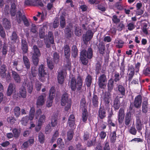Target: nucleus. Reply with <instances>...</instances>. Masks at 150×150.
<instances>
[{
	"mask_svg": "<svg viewBox=\"0 0 150 150\" xmlns=\"http://www.w3.org/2000/svg\"><path fill=\"white\" fill-rule=\"evenodd\" d=\"M93 56V50L92 48H89L87 51L83 50L81 52L80 60L82 63L85 65L87 64L88 59H91Z\"/></svg>",
	"mask_w": 150,
	"mask_h": 150,
	"instance_id": "nucleus-1",
	"label": "nucleus"
},
{
	"mask_svg": "<svg viewBox=\"0 0 150 150\" xmlns=\"http://www.w3.org/2000/svg\"><path fill=\"white\" fill-rule=\"evenodd\" d=\"M43 64H41L39 66L38 69V79L40 81L42 82L45 81L46 78L48 77V74Z\"/></svg>",
	"mask_w": 150,
	"mask_h": 150,
	"instance_id": "nucleus-2",
	"label": "nucleus"
},
{
	"mask_svg": "<svg viewBox=\"0 0 150 150\" xmlns=\"http://www.w3.org/2000/svg\"><path fill=\"white\" fill-rule=\"evenodd\" d=\"M33 53L32 54V59L34 65L35 66L38 65L39 62V57L41 55L40 52L37 46L35 45L33 46Z\"/></svg>",
	"mask_w": 150,
	"mask_h": 150,
	"instance_id": "nucleus-3",
	"label": "nucleus"
},
{
	"mask_svg": "<svg viewBox=\"0 0 150 150\" xmlns=\"http://www.w3.org/2000/svg\"><path fill=\"white\" fill-rule=\"evenodd\" d=\"M67 93H65L62 96L61 104L62 106H66L65 110L67 111L70 108L71 102L69 99H68Z\"/></svg>",
	"mask_w": 150,
	"mask_h": 150,
	"instance_id": "nucleus-4",
	"label": "nucleus"
},
{
	"mask_svg": "<svg viewBox=\"0 0 150 150\" xmlns=\"http://www.w3.org/2000/svg\"><path fill=\"white\" fill-rule=\"evenodd\" d=\"M55 89L54 87L52 86L49 91L48 100L47 102V106L49 107H51L52 103V100L55 97Z\"/></svg>",
	"mask_w": 150,
	"mask_h": 150,
	"instance_id": "nucleus-5",
	"label": "nucleus"
},
{
	"mask_svg": "<svg viewBox=\"0 0 150 150\" xmlns=\"http://www.w3.org/2000/svg\"><path fill=\"white\" fill-rule=\"evenodd\" d=\"M107 79L106 75L104 74H101L98 78V85L101 88H104L106 86Z\"/></svg>",
	"mask_w": 150,
	"mask_h": 150,
	"instance_id": "nucleus-6",
	"label": "nucleus"
},
{
	"mask_svg": "<svg viewBox=\"0 0 150 150\" xmlns=\"http://www.w3.org/2000/svg\"><path fill=\"white\" fill-rule=\"evenodd\" d=\"M110 96L111 94L110 92H106L103 98V100L105 104V108L108 111H109L110 109V108H109V103Z\"/></svg>",
	"mask_w": 150,
	"mask_h": 150,
	"instance_id": "nucleus-7",
	"label": "nucleus"
},
{
	"mask_svg": "<svg viewBox=\"0 0 150 150\" xmlns=\"http://www.w3.org/2000/svg\"><path fill=\"white\" fill-rule=\"evenodd\" d=\"M46 96V93H43L38 97L36 103L37 107L42 106L45 104V98Z\"/></svg>",
	"mask_w": 150,
	"mask_h": 150,
	"instance_id": "nucleus-8",
	"label": "nucleus"
},
{
	"mask_svg": "<svg viewBox=\"0 0 150 150\" xmlns=\"http://www.w3.org/2000/svg\"><path fill=\"white\" fill-rule=\"evenodd\" d=\"M10 41L12 44L18 43L19 41V38L15 31H13L10 36Z\"/></svg>",
	"mask_w": 150,
	"mask_h": 150,
	"instance_id": "nucleus-9",
	"label": "nucleus"
},
{
	"mask_svg": "<svg viewBox=\"0 0 150 150\" xmlns=\"http://www.w3.org/2000/svg\"><path fill=\"white\" fill-rule=\"evenodd\" d=\"M21 49L23 54L28 53V45L25 39H22L21 41Z\"/></svg>",
	"mask_w": 150,
	"mask_h": 150,
	"instance_id": "nucleus-10",
	"label": "nucleus"
},
{
	"mask_svg": "<svg viewBox=\"0 0 150 150\" xmlns=\"http://www.w3.org/2000/svg\"><path fill=\"white\" fill-rule=\"evenodd\" d=\"M93 33L91 30H88L85 34L83 35V40L84 42H87L92 38Z\"/></svg>",
	"mask_w": 150,
	"mask_h": 150,
	"instance_id": "nucleus-11",
	"label": "nucleus"
},
{
	"mask_svg": "<svg viewBox=\"0 0 150 150\" xmlns=\"http://www.w3.org/2000/svg\"><path fill=\"white\" fill-rule=\"evenodd\" d=\"M75 119L74 115L72 114L70 115L69 117L68 122L69 126L71 128H75Z\"/></svg>",
	"mask_w": 150,
	"mask_h": 150,
	"instance_id": "nucleus-12",
	"label": "nucleus"
},
{
	"mask_svg": "<svg viewBox=\"0 0 150 150\" xmlns=\"http://www.w3.org/2000/svg\"><path fill=\"white\" fill-rule=\"evenodd\" d=\"M142 102V98L141 95H138L134 99V105L137 108H140Z\"/></svg>",
	"mask_w": 150,
	"mask_h": 150,
	"instance_id": "nucleus-13",
	"label": "nucleus"
},
{
	"mask_svg": "<svg viewBox=\"0 0 150 150\" xmlns=\"http://www.w3.org/2000/svg\"><path fill=\"white\" fill-rule=\"evenodd\" d=\"M12 77L14 79L15 83H20L21 80L18 74L14 71H12Z\"/></svg>",
	"mask_w": 150,
	"mask_h": 150,
	"instance_id": "nucleus-14",
	"label": "nucleus"
},
{
	"mask_svg": "<svg viewBox=\"0 0 150 150\" xmlns=\"http://www.w3.org/2000/svg\"><path fill=\"white\" fill-rule=\"evenodd\" d=\"M23 61L25 68L27 70L30 69L31 65L30 61L28 57L24 54L23 56Z\"/></svg>",
	"mask_w": 150,
	"mask_h": 150,
	"instance_id": "nucleus-15",
	"label": "nucleus"
},
{
	"mask_svg": "<svg viewBox=\"0 0 150 150\" xmlns=\"http://www.w3.org/2000/svg\"><path fill=\"white\" fill-rule=\"evenodd\" d=\"M6 67L5 64L0 65V76L2 78H4L6 77Z\"/></svg>",
	"mask_w": 150,
	"mask_h": 150,
	"instance_id": "nucleus-16",
	"label": "nucleus"
},
{
	"mask_svg": "<svg viewBox=\"0 0 150 150\" xmlns=\"http://www.w3.org/2000/svg\"><path fill=\"white\" fill-rule=\"evenodd\" d=\"M124 115V109L122 108L120 109L118 114V120L119 123H121L123 122Z\"/></svg>",
	"mask_w": 150,
	"mask_h": 150,
	"instance_id": "nucleus-17",
	"label": "nucleus"
},
{
	"mask_svg": "<svg viewBox=\"0 0 150 150\" xmlns=\"http://www.w3.org/2000/svg\"><path fill=\"white\" fill-rule=\"evenodd\" d=\"M134 69L132 66H131L129 67L128 71L129 72L128 74V80L129 81H131L132 78L134 74Z\"/></svg>",
	"mask_w": 150,
	"mask_h": 150,
	"instance_id": "nucleus-18",
	"label": "nucleus"
},
{
	"mask_svg": "<svg viewBox=\"0 0 150 150\" xmlns=\"http://www.w3.org/2000/svg\"><path fill=\"white\" fill-rule=\"evenodd\" d=\"M2 24L4 28L7 30H8L11 28V24L10 21L6 18L3 19Z\"/></svg>",
	"mask_w": 150,
	"mask_h": 150,
	"instance_id": "nucleus-19",
	"label": "nucleus"
},
{
	"mask_svg": "<svg viewBox=\"0 0 150 150\" xmlns=\"http://www.w3.org/2000/svg\"><path fill=\"white\" fill-rule=\"evenodd\" d=\"M105 108L100 107L98 111V116L101 119H103L106 116V112Z\"/></svg>",
	"mask_w": 150,
	"mask_h": 150,
	"instance_id": "nucleus-20",
	"label": "nucleus"
},
{
	"mask_svg": "<svg viewBox=\"0 0 150 150\" xmlns=\"http://www.w3.org/2000/svg\"><path fill=\"white\" fill-rule=\"evenodd\" d=\"M17 11L16 5L15 2L12 3L11 5L10 12L11 16H14L16 14Z\"/></svg>",
	"mask_w": 150,
	"mask_h": 150,
	"instance_id": "nucleus-21",
	"label": "nucleus"
},
{
	"mask_svg": "<svg viewBox=\"0 0 150 150\" xmlns=\"http://www.w3.org/2000/svg\"><path fill=\"white\" fill-rule=\"evenodd\" d=\"M142 111L143 113H146L148 110L149 107L147 101H144L142 105Z\"/></svg>",
	"mask_w": 150,
	"mask_h": 150,
	"instance_id": "nucleus-22",
	"label": "nucleus"
},
{
	"mask_svg": "<svg viewBox=\"0 0 150 150\" xmlns=\"http://www.w3.org/2000/svg\"><path fill=\"white\" fill-rule=\"evenodd\" d=\"M136 127L138 132H139L142 129V124L139 117H137L135 124Z\"/></svg>",
	"mask_w": 150,
	"mask_h": 150,
	"instance_id": "nucleus-23",
	"label": "nucleus"
},
{
	"mask_svg": "<svg viewBox=\"0 0 150 150\" xmlns=\"http://www.w3.org/2000/svg\"><path fill=\"white\" fill-rule=\"evenodd\" d=\"M64 48L65 57L68 59L70 55V50L69 47L68 45H66L64 46Z\"/></svg>",
	"mask_w": 150,
	"mask_h": 150,
	"instance_id": "nucleus-24",
	"label": "nucleus"
},
{
	"mask_svg": "<svg viewBox=\"0 0 150 150\" xmlns=\"http://www.w3.org/2000/svg\"><path fill=\"white\" fill-rule=\"evenodd\" d=\"M142 4L141 2L138 3L136 4L137 11L136 14L137 15H141L143 13V10L141 9L142 7Z\"/></svg>",
	"mask_w": 150,
	"mask_h": 150,
	"instance_id": "nucleus-25",
	"label": "nucleus"
},
{
	"mask_svg": "<svg viewBox=\"0 0 150 150\" xmlns=\"http://www.w3.org/2000/svg\"><path fill=\"white\" fill-rule=\"evenodd\" d=\"M131 114L128 112L126 113L125 119V123L126 126H128L131 122Z\"/></svg>",
	"mask_w": 150,
	"mask_h": 150,
	"instance_id": "nucleus-26",
	"label": "nucleus"
},
{
	"mask_svg": "<svg viewBox=\"0 0 150 150\" xmlns=\"http://www.w3.org/2000/svg\"><path fill=\"white\" fill-rule=\"evenodd\" d=\"M77 89L78 90H80L83 85V79L82 78L80 75L78 76L77 78Z\"/></svg>",
	"mask_w": 150,
	"mask_h": 150,
	"instance_id": "nucleus-27",
	"label": "nucleus"
},
{
	"mask_svg": "<svg viewBox=\"0 0 150 150\" xmlns=\"http://www.w3.org/2000/svg\"><path fill=\"white\" fill-rule=\"evenodd\" d=\"M14 137L16 138H18L20 136L21 131L16 128H13L12 130Z\"/></svg>",
	"mask_w": 150,
	"mask_h": 150,
	"instance_id": "nucleus-28",
	"label": "nucleus"
},
{
	"mask_svg": "<svg viewBox=\"0 0 150 150\" xmlns=\"http://www.w3.org/2000/svg\"><path fill=\"white\" fill-rule=\"evenodd\" d=\"M70 86L71 89L73 91H75L76 88L77 83L75 78L73 77L71 81Z\"/></svg>",
	"mask_w": 150,
	"mask_h": 150,
	"instance_id": "nucleus-29",
	"label": "nucleus"
},
{
	"mask_svg": "<svg viewBox=\"0 0 150 150\" xmlns=\"http://www.w3.org/2000/svg\"><path fill=\"white\" fill-rule=\"evenodd\" d=\"M57 78L59 83L60 84H62L64 80V77L62 71L59 72L58 73Z\"/></svg>",
	"mask_w": 150,
	"mask_h": 150,
	"instance_id": "nucleus-30",
	"label": "nucleus"
},
{
	"mask_svg": "<svg viewBox=\"0 0 150 150\" xmlns=\"http://www.w3.org/2000/svg\"><path fill=\"white\" fill-rule=\"evenodd\" d=\"M118 96H117L115 99L114 102V107L115 109H118L120 105V102L119 100L120 98Z\"/></svg>",
	"mask_w": 150,
	"mask_h": 150,
	"instance_id": "nucleus-31",
	"label": "nucleus"
},
{
	"mask_svg": "<svg viewBox=\"0 0 150 150\" xmlns=\"http://www.w3.org/2000/svg\"><path fill=\"white\" fill-rule=\"evenodd\" d=\"M2 56L3 57H4L5 58L6 57V56L8 52V46L7 45L5 44L4 43L3 45V47H2Z\"/></svg>",
	"mask_w": 150,
	"mask_h": 150,
	"instance_id": "nucleus-32",
	"label": "nucleus"
},
{
	"mask_svg": "<svg viewBox=\"0 0 150 150\" xmlns=\"http://www.w3.org/2000/svg\"><path fill=\"white\" fill-rule=\"evenodd\" d=\"M81 117L83 121L86 122L88 119V112L86 109H85L84 110H82Z\"/></svg>",
	"mask_w": 150,
	"mask_h": 150,
	"instance_id": "nucleus-33",
	"label": "nucleus"
},
{
	"mask_svg": "<svg viewBox=\"0 0 150 150\" xmlns=\"http://www.w3.org/2000/svg\"><path fill=\"white\" fill-rule=\"evenodd\" d=\"M19 93L22 98H26L27 92L26 89L24 87L21 88L20 89Z\"/></svg>",
	"mask_w": 150,
	"mask_h": 150,
	"instance_id": "nucleus-34",
	"label": "nucleus"
},
{
	"mask_svg": "<svg viewBox=\"0 0 150 150\" xmlns=\"http://www.w3.org/2000/svg\"><path fill=\"white\" fill-rule=\"evenodd\" d=\"M21 109L19 107H15L13 110V113L15 116L16 117H18L20 115Z\"/></svg>",
	"mask_w": 150,
	"mask_h": 150,
	"instance_id": "nucleus-35",
	"label": "nucleus"
},
{
	"mask_svg": "<svg viewBox=\"0 0 150 150\" xmlns=\"http://www.w3.org/2000/svg\"><path fill=\"white\" fill-rule=\"evenodd\" d=\"M98 48L100 53L101 54H103L105 49V44L102 42H100L99 43Z\"/></svg>",
	"mask_w": 150,
	"mask_h": 150,
	"instance_id": "nucleus-36",
	"label": "nucleus"
},
{
	"mask_svg": "<svg viewBox=\"0 0 150 150\" xmlns=\"http://www.w3.org/2000/svg\"><path fill=\"white\" fill-rule=\"evenodd\" d=\"M114 86V81L112 79H110L108 80V91H110L113 89Z\"/></svg>",
	"mask_w": 150,
	"mask_h": 150,
	"instance_id": "nucleus-37",
	"label": "nucleus"
},
{
	"mask_svg": "<svg viewBox=\"0 0 150 150\" xmlns=\"http://www.w3.org/2000/svg\"><path fill=\"white\" fill-rule=\"evenodd\" d=\"M13 84L11 83H10L8 88L7 91V96H10L12 94L13 91Z\"/></svg>",
	"mask_w": 150,
	"mask_h": 150,
	"instance_id": "nucleus-38",
	"label": "nucleus"
},
{
	"mask_svg": "<svg viewBox=\"0 0 150 150\" xmlns=\"http://www.w3.org/2000/svg\"><path fill=\"white\" fill-rule=\"evenodd\" d=\"M38 140L39 142L43 144L45 141V137L43 134L40 132L38 134Z\"/></svg>",
	"mask_w": 150,
	"mask_h": 150,
	"instance_id": "nucleus-39",
	"label": "nucleus"
},
{
	"mask_svg": "<svg viewBox=\"0 0 150 150\" xmlns=\"http://www.w3.org/2000/svg\"><path fill=\"white\" fill-rule=\"evenodd\" d=\"M118 91L122 96H125V88L122 85H119L117 86Z\"/></svg>",
	"mask_w": 150,
	"mask_h": 150,
	"instance_id": "nucleus-40",
	"label": "nucleus"
},
{
	"mask_svg": "<svg viewBox=\"0 0 150 150\" xmlns=\"http://www.w3.org/2000/svg\"><path fill=\"white\" fill-rule=\"evenodd\" d=\"M92 82V78L90 75H88L86 79V83L87 87H90Z\"/></svg>",
	"mask_w": 150,
	"mask_h": 150,
	"instance_id": "nucleus-41",
	"label": "nucleus"
},
{
	"mask_svg": "<svg viewBox=\"0 0 150 150\" xmlns=\"http://www.w3.org/2000/svg\"><path fill=\"white\" fill-rule=\"evenodd\" d=\"M57 145L58 147L61 149H63L64 147V144L62 139L59 138L57 141Z\"/></svg>",
	"mask_w": 150,
	"mask_h": 150,
	"instance_id": "nucleus-42",
	"label": "nucleus"
},
{
	"mask_svg": "<svg viewBox=\"0 0 150 150\" xmlns=\"http://www.w3.org/2000/svg\"><path fill=\"white\" fill-rule=\"evenodd\" d=\"M115 43L117 44L116 45V47L119 48H122L124 43V42L121 40L117 39L115 41Z\"/></svg>",
	"mask_w": 150,
	"mask_h": 150,
	"instance_id": "nucleus-43",
	"label": "nucleus"
},
{
	"mask_svg": "<svg viewBox=\"0 0 150 150\" xmlns=\"http://www.w3.org/2000/svg\"><path fill=\"white\" fill-rule=\"evenodd\" d=\"M33 6L42 7L44 4L41 0H33Z\"/></svg>",
	"mask_w": 150,
	"mask_h": 150,
	"instance_id": "nucleus-44",
	"label": "nucleus"
},
{
	"mask_svg": "<svg viewBox=\"0 0 150 150\" xmlns=\"http://www.w3.org/2000/svg\"><path fill=\"white\" fill-rule=\"evenodd\" d=\"M47 63L48 68L51 70L54 67V65L50 58H47Z\"/></svg>",
	"mask_w": 150,
	"mask_h": 150,
	"instance_id": "nucleus-45",
	"label": "nucleus"
},
{
	"mask_svg": "<svg viewBox=\"0 0 150 150\" xmlns=\"http://www.w3.org/2000/svg\"><path fill=\"white\" fill-rule=\"evenodd\" d=\"M126 27L129 30L132 31L135 28V23L134 22H131L127 23Z\"/></svg>",
	"mask_w": 150,
	"mask_h": 150,
	"instance_id": "nucleus-46",
	"label": "nucleus"
},
{
	"mask_svg": "<svg viewBox=\"0 0 150 150\" xmlns=\"http://www.w3.org/2000/svg\"><path fill=\"white\" fill-rule=\"evenodd\" d=\"M74 134V132L72 129L70 130L67 133V139L69 141L71 140L73 138Z\"/></svg>",
	"mask_w": 150,
	"mask_h": 150,
	"instance_id": "nucleus-47",
	"label": "nucleus"
},
{
	"mask_svg": "<svg viewBox=\"0 0 150 150\" xmlns=\"http://www.w3.org/2000/svg\"><path fill=\"white\" fill-rule=\"evenodd\" d=\"M72 55L75 57L78 55V50L76 45H73L72 48Z\"/></svg>",
	"mask_w": 150,
	"mask_h": 150,
	"instance_id": "nucleus-48",
	"label": "nucleus"
},
{
	"mask_svg": "<svg viewBox=\"0 0 150 150\" xmlns=\"http://www.w3.org/2000/svg\"><path fill=\"white\" fill-rule=\"evenodd\" d=\"M92 101L94 106H97L98 101V98L96 95H93Z\"/></svg>",
	"mask_w": 150,
	"mask_h": 150,
	"instance_id": "nucleus-49",
	"label": "nucleus"
},
{
	"mask_svg": "<svg viewBox=\"0 0 150 150\" xmlns=\"http://www.w3.org/2000/svg\"><path fill=\"white\" fill-rule=\"evenodd\" d=\"M0 35L1 38L4 39L6 38V35L5 30L2 26L0 24Z\"/></svg>",
	"mask_w": 150,
	"mask_h": 150,
	"instance_id": "nucleus-50",
	"label": "nucleus"
},
{
	"mask_svg": "<svg viewBox=\"0 0 150 150\" xmlns=\"http://www.w3.org/2000/svg\"><path fill=\"white\" fill-rule=\"evenodd\" d=\"M122 77L120 76L119 73L115 72L114 73V80L115 82H117L120 80Z\"/></svg>",
	"mask_w": 150,
	"mask_h": 150,
	"instance_id": "nucleus-51",
	"label": "nucleus"
},
{
	"mask_svg": "<svg viewBox=\"0 0 150 150\" xmlns=\"http://www.w3.org/2000/svg\"><path fill=\"white\" fill-rule=\"evenodd\" d=\"M27 85L28 91L30 94H31L33 90V85L30 82H28Z\"/></svg>",
	"mask_w": 150,
	"mask_h": 150,
	"instance_id": "nucleus-52",
	"label": "nucleus"
},
{
	"mask_svg": "<svg viewBox=\"0 0 150 150\" xmlns=\"http://www.w3.org/2000/svg\"><path fill=\"white\" fill-rule=\"evenodd\" d=\"M125 66L123 64L121 63L120 67V74L121 77L124 76L125 74Z\"/></svg>",
	"mask_w": 150,
	"mask_h": 150,
	"instance_id": "nucleus-53",
	"label": "nucleus"
},
{
	"mask_svg": "<svg viewBox=\"0 0 150 150\" xmlns=\"http://www.w3.org/2000/svg\"><path fill=\"white\" fill-rule=\"evenodd\" d=\"M110 141L112 143L115 142L116 139V133L115 131H113L110 134Z\"/></svg>",
	"mask_w": 150,
	"mask_h": 150,
	"instance_id": "nucleus-54",
	"label": "nucleus"
},
{
	"mask_svg": "<svg viewBox=\"0 0 150 150\" xmlns=\"http://www.w3.org/2000/svg\"><path fill=\"white\" fill-rule=\"evenodd\" d=\"M22 20L23 21L24 25L26 27H28L30 25V24L29 23L28 20L27 19L26 16L23 15L22 17Z\"/></svg>",
	"mask_w": 150,
	"mask_h": 150,
	"instance_id": "nucleus-55",
	"label": "nucleus"
},
{
	"mask_svg": "<svg viewBox=\"0 0 150 150\" xmlns=\"http://www.w3.org/2000/svg\"><path fill=\"white\" fill-rule=\"evenodd\" d=\"M55 0H50V2L48 3L47 5V10L50 11L51 10L53 6L54 2Z\"/></svg>",
	"mask_w": 150,
	"mask_h": 150,
	"instance_id": "nucleus-56",
	"label": "nucleus"
},
{
	"mask_svg": "<svg viewBox=\"0 0 150 150\" xmlns=\"http://www.w3.org/2000/svg\"><path fill=\"white\" fill-rule=\"evenodd\" d=\"M48 36L50 42L51 44H53L54 43V40L52 33L51 32H49L48 33Z\"/></svg>",
	"mask_w": 150,
	"mask_h": 150,
	"instance_id": "nucleus-57",
	"label": "nucleus"
},
{
	"mask_svg": "<svg viewBox=\"0 0 150 150\" xmlns=\"http://www.w3.org/2000/svg\"><path fill=\"white\" fill-rule=\"evenodd\" d=\"M8 122L11 124H14L16 121L15 117H8L7 119Z\"/></svg>",
	"mask_w": 150,
	"mask_h": 150,
	"instance_id": "nucleus-58",
	"label": "nucleus"
},
{
	"mask_svg": "<svg viewBox=\"0 0 150 150\" xmlns=\"http://www.w3.org/2000/svg\"><path fill=\"white\" fill-rule=\"evenodd\" d=\"M45 116L44 115H43L40 116L39 119L38 123L42 125V123L45 121Z\"/></svg>",
	"mask_w": 150,
	"mask_h": 150,
	"instance_id": "nucleus-59",
	"label": "nucleus"
},
{
	"mask_svg": "<svg viewBox=\"0 0 150 150\" xmlns=\"http://www.w3.org/2000/svg\"><path fill=\"white\" fill-rule=\"evenodd\" d=\"M129 132L131 134L135 135L137 133V131L134 127L132 126L129 129Z\"/></svg>",
	"mask_w": 150,
	"mask_h": 150,
	"instance_id": "nucleus-60",
	"label": "nucleus"
},
{
	"mask_svg": "<svg viewBox=\"0 0 150 150\" xmlns=\"http://www.w3.org/2000/svg\"><path fill=\"white\" fill-rule=\"evenodd\" d=\"M17 15L18 16L17 18V22L18 23H20L22 19L23 16L22 13L20 11H18L17 12Z\"/></svg>",
	"mask_w": 150,
	"mask_h": 150,
	"instance_id": "nucleus-61",
	"label": "nucleus"
},
{
	"mask_svg": "<svg viewBox=\"0 0 150 150\" xmlns=\"http://www.w3.org/2000/svg\"><path fill=\"white\" fill-rule=\"evenodd\" d=\"M112 20L113 22L116 24L118 23L120 21V19L118 18L117 16L115 15L113 16L112 18Z\"/></svg>",
	"mask_w": 150,
	"mask_h": 150,
	"instance_id": "nucleus-62",
	"label": "nucleus"
},
{
	"mask_svg": "<svg viewBox=\"0 0 150 150\" xmlns=\"http://www.w3.org/2000/svg\"><path fill=\"white\" fill-rule=\"evenodd\" d=\"M86 102L85 99H82L80 103V105L81 108H82V110H84L85 109H86Z\"/></svg>",
	"mask_w": 150,
	"mask_h": 150,
	"instance_id": "nucleus-63",
	"label": "nucleus"
},
{
	"mask_svg": "<svg viewBox=\"0 0 150 150\" xmlns=\"http://www.w3.org/2000/svg\"><path fill=\"white\" fill-rule=\"evenodd\" d=\"M51 123L53 127L55 126L56 124V117L55 115L52 117Z\"/></svg>",
	"mask_w": 150,
	"mask_h": 150,
	"instance_id": "nucleus-64",
	"label": "nucleus"
}]
</instances>
